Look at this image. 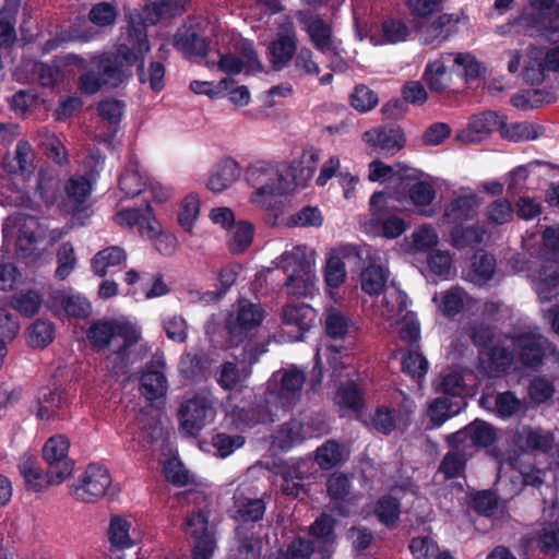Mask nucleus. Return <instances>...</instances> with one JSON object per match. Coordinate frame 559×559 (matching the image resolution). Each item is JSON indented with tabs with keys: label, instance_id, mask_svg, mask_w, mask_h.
<instances>
[{
	"label": "nucleus",
	"instance_id": "61",
	"mask_svg": "<svg viewBox=\"0 0 559 559\" xmlns=\"http://www.w3.org/2000/svg\"><path fill=\"white\" fill-rule=\"evenodd\" d=\"M501 130L504 136L519 142L535 140L542 133L543 128L532 122H515L509 126L503 122Z\"/></svg>",
	"mask_w": 559,
	"mask_h": 559
},
{
	"label": "nucleus",
	"instance_id": "47",
	"mask_svg": "<svg viewBox=\"0 0 559 559\" xmlns=\"http://www.w3.org/2000/svg\"><path fill=\"white\" fill-rule=\"evenodd\" d=\"M349 376L350 371H347L345 373L347 380L337 389V392L334 396V403L341 409H350L357 412L362 406L361 392L357 383L353 379H349Z\"/></svg>",
	"mask_w": 559,
	"mask_h": 559
},
{
	"label": "nucleus",
	"instance_id": "42",
	"mask_svg": "<svg viewBox=\"0 0 559 559\" xmlns=\"http://www.w3.org/2000/svg\"><path fill=\"white\" fill-rule=\"evenodd\" d=\"M174 46L189 58L205 56L209 45L193 27L179 28L174 37Z\"/></svg>",
	"mask_w": 559,
	"mask_h": 559
},
{
	"label": "nucleus",
	"instance_id": "16",
	"mask_svg": "<svg viewBox=\"0 0 559 559\" xmlns=\"http://www.w3.org/2000/svg\"><path fill=\"white\" fill-rule=\"evenodd\" d=\"M41 302L56 314L85 318L92 311V306L84 296L50 287L43 289L40 296L37 295V309Z\"/></svg>",
	"mask_w": 559,
	"mask_h": 559
},
{
	"label": "nucleus",
	"instance_id": "27",
	"mask_svg": "<svg viewBox=\"0 0 559 559\" xmlns=\"http://www.w3.org/2000/svg\"><path fill=\"white\" fill-rule=\"evenodd\" d=\"M114 222L120 227L138 226L140 235L145 238H153L157 233V221L150 205H146L144 210H120L114 216Z\"/></svg>",
	"mask_w": 559,
	"mask_h": 559
},
{
	"label": "nucleus",
	"instance_id": "18",
	"mask_svg": "<svg viewBox=\"0 0 559 559\" xmlns=\"http://www.w3.org/2000/svg\"><path fill=\"white\" fill-rule=\"evenodd\" d=\"M355 34L359 40L369 39L373 46H381L386 44H396L404 41L409 29L407 25L401 20L389 19L385 20L380 26L367 23H355Z\"/></svg>",
	"mask_w": 559,
	"mask_h": 559
},
{
	"label": "nucleus",
	"instance_id": "52",
	"mask_svg": "<svg viewBox=\"0 0 559 559\" xmlns=\"http://www.w3.org/2000/svg\"><path fill=\"white\" fill-rule=\"evenodd\" d=\"M189 0H160L158 3L147 7L145 10L144 22L154 24L159 16H174L185 11Z\"/></svg>",
	"mask_w": 559,
	"mask_h": 559
},
{
	"label": "nucleus",
	"instance_id": "39",
	"mask_svg": "<svg viewBox=\"0 0 559 559\" xmlns=\"http://www.w3.org/2000/svg\"><path fill=\"white\" fill-rule=\"evenodd\" d=\"M452 60V53H443L439 58L429 61L423 74V80L430 91L443 92L450 86L451 73L448 63Z\"/></svg>",
	"mask_w": 559,
	"mask_h": 559
},
{
	"label": "nucleus",
	"instance_id": "21",
	"mask_svg": "<svg viewBox=\"0 0 559 559\" xmlns=\"http://www.w3.org/2000/svg\"><path fill=\"white\" fill-rule=\"evenodd\" d=\"M432 301L437 305L439 312L447 317H453L461 311L476 312L480 305L459 286L435 294Z\"/></svg>",
	"mask_w": 559,
	"mask_h": 559
},
{
	"label": "nucleus",
	"instance_id": "48",
	"mask_svg": "<svg viewBox=\"0 0 559 559\" xmlns=\"http://www.w3.org/2000/svg\"><path fill=\"white\" fill-rule=\"evenodd\" d=\"M253 226L245 221H239L230 227L227 234V246L231 253L245 252L253 240Z\"/></svg>",
	"mask_w": 559,
	"mask_h": 559
},
{
	"label": "nucleus",
	"instance_id": "50",
	"mask_svg": "<svg viewBox=\"0 0 559 559\" xmlns=\"http://www.w3.org/2000/svg\"><path fill=\"white\" fill-rule=\"evenodd\" d=\"M236 518L243 522H255L262 519L265 512L263 500L243 497L239 491L235 495Z\"/></svg>",
	"mask_w": 559,
	"mask_h": 559
},
{
	"label": "nucleus",
	"instance_id": "28",
	"mask_svg": "<svg viewBox=\"0 0 559 559\" xmlns=\"http://www.w3.org/2000/svg\"><path fill=\"white\" fill-rule=\"evenodd\" d=\"M364 142L373 151L393 155L404 145V135L400 128H373L362 134Z\"/></svg>",
	"mask_w": 559,
	"mask_h": 559
},
{
	"label": "nucleus",
	"instance_id": "9",
	"mask_svg": "<svg viewBox=\"0 0 559 559\" xmlns=\"http://www.w3.org/2000/svg\"><path fill=\"white\" fill-rule=\"evenodd\" d=\"M91 63L97 68L98 72L86 71L80 76L79 88L83 94H96L105 85L117 87L129 78L118 52L115 56L106 53L94 56Z\"/></svg>",
	"mask_w": 559,
	"mask_h": 559
},
{
	"label": "nucleus",
	"instance_id": "38",
	"mask_svg": "<svg viewBox=\"0 0 559 559\" xmlns=\"http://www.w3.org/2000/svg\"><path fill=\"white\" fill-rule=\"evenodd\" d=\"M287 274L285 289L290 296H310L317 289L316 265L308 264Z\"/></svg>",
	"mask_w": 559,
	"mask_h": 559
},
{
	"label": "nucleus",
	"instance_id": "22",
	"mask_svg": "<svg viewBox=\"0 0 559 559\" xmlns=\"http://www.w3.org/2000/svg\"><path fill=\"white\" fill-rule=\"evenodd\" d=\"M496 439V429L490 424L483 420H475L464 429L447 437L448 442L452 447H460L462 444L463 448L468 444L486 448L491 445Z\"/></svg>",
	"mask_w": 559,
	"mask_h": 559
},
{
	"label": "nucleus",
	"instance_id": "26",
	"mask_svg": "<svg viewBox=\"0 0 559 559\" xmlns=\"http://www.w3.org/2000/svg\"><path fill=\"white\" fill-rule=\"evenodd\" d=\"M533 288L542 302L559 301V266L555 262L531 273Z\"/></svg>",
	"mask_w": 559,
	"mask_h": 559
},
{
	"label": "nucleus",
	"instance_id": "15",
	"mask_svg": "<svg viewBox=\"0 0 559 559\" xmlns=\"http://www.w3.org/2000/svg\"><path fill=\"white\" fill-rule=\"evenodd\" d=\"M300 28L306 32L312 46L321 53L335 52L341 41L333 33L332 24L318 14L298 11L296 14Z\"/></svg>",
	"mask_w": 559,
	"mask_h": 559
},
{
	"label": "nucleus",
	"instance_id": "64",
	"mask_svg": "<svg viewBox=\"0 0 559 559\" xmlns=\"http://www.w3.org/2000/svg\"><path fill=\"white\" fill-rule=\"evenodd\" d=\"M350 328L349 319L335 308H330L325 316V330L333 338H343Z\"/></svg>",
	"mask_w": 559,
	"mask_h": 559
},
{
	"label": "nucleus",
	"instance_id": "19",
	"mask_svg": "<svg viewBox=\"0 0 559 559\" xmlns=\"http://www.w3.org/2000/svg\"><path fill=\"white\" fill-rule=\"evenodd\" d=\"M357 255L359 250L354 245H342L330 249L326 253L323 277L331 298H335L336 289L346 281L347 271L344 260Z\"/></svg>",
	"mask_w": 559,
	"mask_h": 559
},
{
	"label": "nucleus",
	"instance_id": "17",
	"mask_svg": "<svg viewBox=\"0 0 559 559\" xmlns=\"http://www.w3.org/2000/svg\"><path fill=\"white\" fill-rule=\"evenodd\" d=\"M480 205L481 199L475 191L471 188H460L444 205L443 223L453 227L462 226L477 216Z\"/></svg>",
	"mask_w": 559,
	"mask_h": 559
},
{
	"label": "nucleus",
	"instance_id": "36",
	"mask_svg": "<svg viewBox=\"0 0 559 559\" xmlns=\"http://www.w3.org/2000/svg\"><path fill=\"white\" fill-rule=\"evenodd\" d=\"M317 435V431L308 423L304 424L297 419H293L284 424L276 431L273 443L282 450H287L305 439L312 438Z\"/></svg>",
	"mask_w": 559,
	"mask_h": 559
},
{
	"label": "nucleus",
	"instance_id": "53",
	"mask_svg": "<svg viewBox=\"0 0 559 559\" xmlns=\"http://www.w3.org/2000/svg\"><path fill=\"white\" fill-rule=\"evenodd\" d=\"M472 269V281L477 285H483L492 277L496 270V260L492 255L478 251L473 257Z\"/></svg>",
	"mask_w": 559,
	"mask_h": 559
},
{
	"label": "nucleus",
	"instance_id": "43",
	"mask_svg": "<svg viewBox=\"0 0 559 559\" xmlns=\"http://www.w3.org/2000/svg\"><path fill=\"white\" fill-rule=\"evenodd\" d=\"M311 534L316 538L320 559H331L334 552L335 536L333 533V519L322 515L311 526Z\"/></svg>",
	"mask_w": 559,
	"mask_h": 559
},
{
	"label": "nucleus",
	"instance_id": "13",
	"mask_svg": "<svg viewBox=\"0 0 559 559\" xmlns=\"http://www.w3.org/2000/svg\"><path fill=\"white\" fill-rule=\"evenodd\" d=\"M390 197L383 192H376L370 199L372 231L388 239L400 237L407 228L405 221L390 212Z\"/></svg>",
	"mask_w": 559,
	"mask_h": 559
},
{
	"label": "nucleus",
	"instance_id": "4",
	"mask_svg": "<svg viewBox=\"0 0 559 559\" xmlns=\"http://www.w3.org/2000/svg\"><path fill=\"white\" fill-rule=\"evenodd\" d=\"M513 352L528 367L538 366L548 355L556 356V350L536 328H526L501 341V345L479 350V364L489 376L496 377L504 372L512 364Z\"/></svg>",
	"mask_w": 559,
	"mask_h": 559
},
{
	"label": "nucleus",
	"instance_id": "55",
	"mask_svg": "<svg viewBox=\"0 0 559 559\" xmlns=\"http://www.w3.org/2000/svg\"><path fill=\"white\" fill-rule=\"evenodd\" d=\"M32 278L19 270L13 263L0 264V289L14 290L28 284Z\"/></svg>",
	"mask_w": 559,
	"mask_h": 559
},
{
	"label": "nucleus",
	"instance_id": "45",
	"mask_svg": "<svg viewBox=\"0 0 559 559\" xmlns=\"http://www.w3.org/2000/svg\"><path fill=\"white\" fill-rule=\"evenodd\" d=\"M34 160L35 152L31 143L20 141L16 145L14 155L5 160L4 166L11 174H20L31 177L33 174Z\"/></svg>",
	"mask_w": 559,
	"mask_h": 559
},
{
	"label": "nucleus",
	"instance_id": "37",
	"mask_svg": "<svg viewBox=\"0 0 559 559\" xmlns=\"http://www.w3.org/2000/svg\"><path fill=\"white\" fill-rule=\"evenodd\" d=\"M272 264L284 273H290L308 264L316 265V251L305 245L293 246L277 257Z\"/></svg>",
	"mask_w": 559,
	"mask_h": 559
},
{
	"label": "nucleus",
	"instance_id": "23",
	"mask_svg": "<svg viewBox=\"0 0 559 559\" xmlns=\"http://www.w3.org/2000/svg\"><path fill=\"white\" fill-rule=\"evenodd\" d=\"M503 127V116L487 111L471 118L467 126L457 131L455 138L463 143H476Z\"/></svg>",
	"mask_w": 559,
	"mask_h": 559
},
{
	"label": "nucleus",
	"instance_id": "35",
	"mask_svg": "<svg viewBox=\"0 0 559 559\" xmlns=\"http://www.w3.org/2000/svg\"><path fill=\"white\" fill-rule=\"evenodd\" d=\"M240 177L239 164L225 158L214 166L206 181V188L215 193H221L231 187Z\"/></svg>",
	"mask_w": 559,
	"mask_h": 559
},
{
	"label": "nucleus",
	"instance_id": "14",
	"mask_svg": "<svg viewBox=\"0 0 559 559\" xmlns=\"http://www.w3.org/2000/svg\"><path fill=\"white\" fill-rule=\"evenodd\" d=\"M185 533L194 539L192 559H212L216 549L215 528L203 511L187 516Z\"/></svg>",
	"mask_w": 559,
	"mask_h": 559
},
{
	"label": "nucleus",
	"instance_id": "63",
	"mask_svg": "<svg viewBox=\"0 0 559 559\" xmlns=\"http://www.w3.org/2000/svg\"><path fill=\"white\" fill-rule=\"evenodd\" d=\"M24 288L15 289L16 293L11 299L12 307L25 317H33L35 313V293L33 289V281H29Z\"/></svg>",
	"mask_w": 559,
	"mask_h": 559
},
{
	"label": "nucleus",
	"instance_id": "11",
	"mask_svg": "<svg viewBox=\"0 0 559 559\" xmlns=\"http://www.w3.org/2000/svg\"><path fill=\"white\" fill-rule=\"evenodd\" d=\"M70 441L63 435L50 437L43 447V459L48 464L47 485H60L73 472L74 463L68 456Z\"/></svg>",
	"mask_w": 559,
	"mask_h": 559
},
{
	"label": "nucleus",
	"instance_id": "10",
	"mask_svg": "<svg viewBox=\"0 0 559 559\" xmlns=\"http://www.w3.org/2000/svg\"><path fill=\"white\" fill-rule=\"evenodd\" d=\"M265 319V310L260 304L240 299L229 310L224 326L231 346L242 343Z\"/></svg>",
	"mask_w": 559,
	"mask_h": 559
},
{
	"label": "nucleus",
	"instance_id": "59",
	"mask_svg": "<svg viewBox=\"0 0 559 559\" xmlns=\"http://www.w3.org/2000/svg\"><path fill=\"white\" fill-rule=\"evenodd\" d=\"M414 173L415 170L412 168L399 166V168L395 169L380 160H373L369 164V179L371 181H386L393 179L395 176L411 178Z\"/></svg>",
	"mask_w": 559,
	"mask_h": 559
},
{
	"label": "nucleus",
	"instance_id": "34",
	"mask_svg": "<svg viewBox=\"0 0 559 559\" xmlns=\"http://www.w3.org/2000/svg\"><path fill=\"white\" fill-rule=\"evenodd\" d=\"M168 391L164 364L147 366L140 379V392L147 401L163 399Z\"/></svg>",
	"mask_w": 559,
	"mask_h": 559
},
{
	"label": "nucleus",
	"instance_id": "44",
	"mask_svg": "<svg viewBox=\"0 0 559 559\" xmlns=\"http://www.w3.org/2000/svg\"><path fill=\"white\" fill-rule=\"evenodd\" d=\"M250 374L251 370L245 362L226 361L221 366L216 380L223 389L233 390L243 386Z\"/></svg>",
	"mask_w": 559,
	"mask_h": 559
},
{
	"label": "nucleus",
	"instance_id": "25",
	"mask_svg": "<svg viewBox=\"0 0 559 559\" xmlns=\"http://www.w3.org/2000/svg\"><path fill=\"white\" fill-rule=\"evenodd\" d=\"M550 174L559 175V167L539 160L530 162L526 165H521L509 171L507 176V187L510 193H516L525 187L528 180L546 179Z\"/></svg>",
	"mask_w": 559,
	"mask_h": 559
},
{
	"label": "nucleus",
	"instance_id": "6",
	"mask_svg": "<svg viewBox=\"0 0 559 559\" xmlns=\"http://www.w3.org/2000/svg\"><path fill=\"white\" fill-rule=\"evenodd\" d=\"M87 337L98 350L117 346L116 356L112 358L115 373L119 370L126 373L123 369L129 362V348L141 338V328L131 319L120 317L94 323L88 330Z\"/></svg>",
	"mask_w": 559,
	"mask_h": 559
},
{
	"label": "nucleus",
	"instance_id": "56",
	"mask_svg": "<svg viewBox=\"0 0 559 559\" xmlns=\"http://www.w3.org/2000/svg\"><path fill=\"white\" fill-rule=\"evenodd\" d=\"M200 215V198L197 194H188L181 202L178 213L179 225L188 233H192Z\"/></svg>",
	"mask_w": 559,
	"mask_h": 559
},
{
	"label": "nucleus",
	"instance_id": "49",
	"mask_svg": "<svg viewBox=\"0 0 559 559\" xmlns=\"http://www.w3.org/2000/svg\"><path fill=\"white\" fill-rule=\"evenodd\" d=\"M344 359L345 357L342 356L334 347L329 345L319 346L316 353V368L319 369V374L321 376L325 361L329 365V370H331V377L341 381V369H347L346 361Z\"/></svg>",
	"mask_w": 559,
	"mask_h": 559
},
{
	"label": "nucleus",
	"instance_id": "1",
	"mask_svg": "<svg viewBox=\"0 0 559 559\" xmlns=\"http://www.w3.org/2000/svg\"><path fill=\"white\" fill-rule=\"evenodd\" d=\"M319 153L305 151L298 165L258 160L246 170V180L252 188L250 202L262 210H273L284 195L304 187L313 177Z\"/></svg>",
	"mask_w": 559,
	"mask_h": 559
},
{
	"label": "nucleus",
	"instance_id": "41",
	"mask_svg": "<svg viewBox=\"0 0 559 559\" xmlns=\"http://www.w3.org/2000/svg\"><path fill=\"white\" fill-rule=\"evenodd\" d=\"M462 19L463 15L455 13L439 15L433 22L420 28V40L425 45L442 43L449 37L451 27L459 24Z\"/></svg>",
	"mask_w": 559,
	"mask_h": 559
},
{
	"label": "nucleus",
	"instance_id": "33",
	"mask_svg": "<svg viewBox=\"0 0 559 559\" xmlns=\"http://www.w3.org/2000/svg\"><path fill=\"white\" fill-rule=\"evenodd\" d=\"M93 181L90 176L74 175L64 186L67 211L75 213L82 211L92 193Z\"/></svg>",
	"mask_w": 559,
	"mask_h": 559
},
{
	"label": "nucleus",
	"instance_id": "60",
	"mask_svg": "<svg viewBox=\"0 0 559 559\" xmlns=\"http://www.w3.org/2000/svg\"><path fill=\"white\" fill-rule=\"evenodd\" d=\"M555 394L554 383L545 377H535L530 381L527 395L533 405H540L552 399Z\"/></svg>",
	"mask_w": 559,
	"mask_h": 559
},
{
	"label": "nucleus",
	"instance_id": "12",
	"mask_svg": "<svg viewBox=\"0 0 559 559\" xmlns=\"http://www.w3.org/2000/svg\"><path fill=\"white\" fill-rule=\"evenodd\" d=\"M110 485L111 477L108 469L98 464H90L69 486V492L78 501L93 503L106 495Z\"/></svg>",
	"mask_w": 559,
	"mask_h": 559
},
{
	"label": "nucleus",
	"instance_id": "57",
	"mask_svg": "<svg viewBox=\"0 0 559 559\" xmlns=\"http://www.w3.org/2000/svg\"><path fill=\"white\" fill-rule=\"evenodd\" d=\"M554 95L543 90H527L512 96L511 104L521 109L538 107L544 104H550Z\"/></svg>",
	"mask_w": 559,
	"mask_h": 559
},
{
	"label": "nucleus",
	"instance_id": "24",
	"mask_svg": "<svg viewBox=\"0 0 559 559\" xmlns=\"http://www.w3.org/2000/svg\"><path fill=\"white\" fill-rule=\"evenodd\" d=\"M314 320V310L305 304L288 305L283 310V332L292 334L288 341H301Z\"/></svg>",
	"mask_w": 559,
	"mask_h": 559
},
{
	"label": "nucleus",
	"instance_id": "40",
	"mask_svg": "<svg viewBox=\"0 0 559 559\" xmlns=\"http://www.w3.org/2000/svg\"><path fill=\"white\" fill-rule=\"evenodd\" d=\"M515 444L525 450L546 452L554 445L555 437L549 430L540 427H522L515 436Z\"/></svg>",
	"mask_w": 559,
	"mask_h": 559
},
{
	"label": "nucleus",
	"instance_id": "58",
	"mask_svg": "<svg viewBox=\"0 0 559 559\" xmlns=\"http://www.w3.org/2000/svg\"><path fill=\"white\" fill-rule=\"evenodd\" d=\"M513 206L507 199H498L486 206L485 217L490 225H503L512 221Z\"/></svg>",
	"mask_w": 559,
	"mask_h": 559
},
{
	"label": "nucleus",
	"instance_id": "5",
	"mask_svg": "<svg viewBox=\"0 0 559 559\" xmlns=\"http://www.w3.org/2000/svg\"><path fill=\"white\" fill-rule=\"evenodd\" d=\"M151 47L147 40L146 25L142 21L130 17V24L122 34L118 44V57H121L124 69L138 64V74L141 83H148L154 91L164 87L165 69L160 62L153 61L147 69L144 68V58Z\"/></svg>",
	"mask_w": 559,
	"mask_h": 559
},
{
	"label": "nucleus",
	"instance_id": "46",
	"mask_svg": "<svg viewBox=\"0 0 559 559\" xmlns=\"http://www.w3.org/2000/svg\"><path fill=\"white\" fill-rule=\"evenodd\" d=\"M127 258V252L122 247L109 246L94 255L92 259V270L97 276L104 277L109 269L122 265Z\"/></svg>",
	"mask_w": 559,
	"mask_h": 559
},
{
	"label": "nucleus",
	"instance_id": "29",
	"mask_svg": "<svg viewBox=\"0 0 559 559\" xmlns=\"http://www.w3.org/2000/svg\"><path fill=\"white\" fill-rule=\"evenodd\" d=\"M480 406L501 419H509L524 412V403L511 391L498 394H484L479 399Z\"/></svg>",
	"mask_w": 559,
	"mask_h": 559
},
{
	"label": "nucleus",
	"instance_id": "3",
	"mask_svg": "<svg viewBox=\"0 0 559 559\" xmlns=\"http://www.w3.org/2000/svg\"><path fill=\"white\" fill-rule=\"evenodd\" d=\"M306 381L305 372L295 366L283 368L272 374L266 383L264 396L265 409H252L248 413L233 411L238 427H250L255 424L273 423L289 412L300 400Z\"/></svg>",
	"mask_w": 559,
	"mask_h": 559
},
{
	"label": "nucleus",
	"instance_id": "54",
	"mask_svg": "<svg viewBox=\"0 0 559 559\" xmlns=\"http://www.w3.org/2000/svg\"><path fill=\"white\" fill-rule=\"evenodd\" d=\"M239 272L238 265H227L224 266L218 273V282L221 288L216 292H206L202 296H200V301L202 304H210L218 301L226 292L235 284Z\"/></svg>",
	"mask_w": 559,
	"mask_h": 559
},
{
	"label": "nucleus",
	"instance_id": "20",
	"mask_svg": "<svg viewBox=\"0 0 559 559\" xmlns=\"http://www.w3.org/2000/svg\"><path fill=\"white\" fill-rule=\"evenodd\" d=\"M297 48V35L292 20L277 23L276 37L269 46L270 59L276 69H283L292 60Z\"/></svg>",
	"mask_w": 559,
	"mask_h": 559
},
{
	"label": "nucleus",
	"instance_id": "8",
	"mask_svg": "<svg viewBox=\"0 0 559 559\" xmlns=\"http://www.w3.org/2000/svg\"><path fill=\"white\" fill-rule=\"evenodd\" d=\"M217 401L212 392L202 390L186 399L177 412L179 432L198 436L216 417Z\"/></svg>",
	"mask_w": 559,
	"mask_h": 559
},
{
	"label": "nucleus",
	"instance_id": "2",
	"mask_svg": "<svg viewBox=\"0 0 559 559\" xmlns=\"http://www.w3.org/2000/svg\"><path fill=\"white\" fill-rule=\"evenodd\" d=\"M390 272L379 259H370L367 266L360 272L361 289L368 295H378L383 292L381 301L376 306L374 316L382 321L384 329L396 332L407 342H415L419 337V323L416 314L408 310L407 296L396 288H385Z\"/></svg>",
	"mask_w": 559,
	"mask_h": 559
},
{
	"label": "nucleus",
	"instance_id": "51",
	"mask_svg": "<svg viewBox=\"0 0 559 559\" xmlns=\"http://www.w3.org/2000/svg\"><path fill=\"white\" fill-rule=\"evenodd\" d=\"M147 185L144 174L140 170L138 165H131L120 177V190L127 198H134L139 195Z\"/></svg>",
	"mask_w": 559,
	"mask_h": 559
},
{
	"label": "nucleus",
	"instance_id": "62",
	"mask_svg": "<svg viewBox=\"0 0 559 559\" xmlns=\"http://www.w3.org/2000/svg\"><path fill=\"white\" fill-rule=\"evenodd\" d=\"M485 230L478 226L464 228L462 226L452 227L451 240L456 248H465L476 246L483 241Z\"/></svg>",
	"mask_w": 559,
	"mask_h": 559
},
{
	"label": "nucleus",
	"instance_id": "31",
	"mask_svg": "<svg viewBox=\"0 0 559 559\" xmlns=\"http://www.w3.org/2000/svg\"><path fill=\"white\" fill-rule=\"evenodd\" d=\"M108 538L111 546L118 549L134 547L141 539L131 516L112 515L108 528Z\"/></svg>",
	"mask_w": 559,
	"mask_h": 559
},
{
	"label": "nucleus",
	"instance_id": "7",
	"mask_svg": "<svg viewBox=\"0 0 559 559\" xmlns=\"http://www.w3.org/2000/svg\"><path fill=\"white\" fill-rule=\"evenodd\" d=\"M528 10L499 27L501 35L543 36L548 39L559 38L558 0H527Z\"/></svg>",
	"mask_w": 559,
	"mask_h": 559
},
{
	"label": "nucleus",
	"instance_id": "30",
	"mask_svg": "<svg viewBox=\"0 0 559 559\" xmlns=\"http://www.w3.org/2000/svg\"><path fill=\"white\" fill-rule=\"evenodd\" d=\"M218 68L227 74H239L242 71H260L262 63L253 49V44L246 40L242 43L241 57L234 53L223 55Z\"/></svg>",
	"mask_w": 559,
	"mask_h": 559
},
{
	"label": "nucleus",
	"instance_id": "32",
	"mask_svg": "<svg viewBox=\"0 0 559 559\" xmlns=\"http://www.w3.org/2000/svg\"><path fill=\"white\" fill-rule=\"evenodd\" d=\"M10 225H12V227L15 228L17 233L16 255L21 259L31 258L33 260V253L35 251V218L32 216L17 214L13 216L10 223L4 226V233H8Z\"/></svg>",
	"mask_w": 559,
	"mask_h": 559
}]
</instances>
